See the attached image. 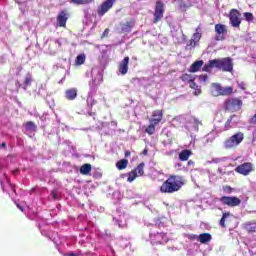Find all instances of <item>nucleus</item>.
<instances>
[{
    "label": "nucleus",
    "mask_w": 256,
    "mask_h": 256,
    "mask_svg": "<svg viewBox=\"0 0 256 256\" xmlns=\"http://www.w3.org/2000/svg\"><path fill=\"white\" fill-rule=\"evenodd\" d=\"M220 202L227 207H239L241 205V199L237 196H222Z\"/></svg>",
    "instance_id": "1a4fd4ad"
},
{
    "label": "nucleus",
    "mask_w": 256,
    "mask_h": 256,
    "mask_svg": "<svg viewBox=\"0 0 256 256\" xmlns=\"http://www.w3.org/2000/svg\"><path fill=\"white\" fill-rule=\"evenodd\" d=\"M253 171H255V165L251 162H244L235 168V172L239 175H243L244 177L251 175Z\"/></svg>",
    "instance_id": "39448f33"
},
{
    "label": "nucleus",
    "mask_w": 256,
    "mask_h": 256,
    "mask_svg": "<svg viewBox=\"0 0 256 256\" xmlns=\"http://www.w3.org/2000/svg\"><path fill=\"white\" fill-rule=\"evenodd\" d=\"M109 35V28H106L102 34V37H107Z\"/></svg>",
    "instance_id": "49530a36"
},
{
    "label": "nucleus",
    "mask_w": 256,
    "mask_h": 256,
    "mask_svg": "<svg viewBox=\"0 0 256 256\" xmlns=\"http://www.w3.org/2000/svg\"><path fill=\"white\" fill-rule=\"evenodd\" d=\"M169 242V238L166 233L157 232L154 234H150V243L151 245H165V243Z\"/></svg>",
    "instance_id": "423d86ee"
},
{
    "label": "nucleus",
    "mask_w": 256,
    "mask_h": 256,
    "mask_svg": "<svg viewBox=\"0 0 256 256\" xmlns=\"http://www.w3.org/2000/svg\"><path fill=\"white\" fill-rule=\"evenodd\" d=\"M92 169H93V167L91 166V164H89V163L83 164L80 167V173H81V175H89L91 173Z\"/></svg>",
    "instance_id": "5701e85b"
},
{
    "label": "nucleus",
    "mask_w": 256,
    "mask_h": 256,
    "mask_svg": "<svg viewBox=\"0 0 256 256\" xmlns=\"http://www.w3.org/2000/svg\"><path fill=\"white\" fill-rule=\"evenodd\" d=\"M189 87L190 89L194 90V95H201V88L199 87V85H197V83H195V80H192V82H190Z\"/></svg>",
    "instance_id": "bb28decb"
},
{
    "label": "nucleus",
    "mask_w": 256,
    "mask_h": 256,
    "mask_svg": "<svg viewBox=\"0 0 256 256\" xmlns=\"http://www.w3.org/2000/svg\"><path fill=\"white\" fill-rule=\"evenodd\" d=\"M230 218H231L230 212L223 213V215L219 221V225H220V227H222V229L227 228V226L229 225V222L231 221Z\"/></svg>",
    "instance_id": "dca6fc26"
},
{
    "label": "nucleus",
    "mask_w": 256,
    "mask_h": 256,
    "mask_svg": "<svg viewBox=\"0 0 256 256\" xmlns=\"http://www.w3.org/2000/svg\"><path fill=\"white\" fill-rule=\"evenodd\" d=\"M31 83H33V75L31 73H27L24 78V86L31 87Z\"/></svg>",
    "instance_id": "cd10ccee"
},
{
    "label": "nucleus",
    "mask_w": 256,
    "mask_h": 256,
    "mask_svg": "<svg viewBox=\"0 0 256 256\" xmlns=\"http://www.w3.org/2000/svg\"><path fill=\"white\" fill-rule=\"evenodd\" d=\"M213 67L219 69L220 71L231 73L233 71V59L231 57H226L222 59L210 60L207 64L204 65L202 71L209 73Z\"/></svg>",
    "instance_id": "f03ea898"
},
{
    "label": "nucleus",
    "mask_w": 256,
    "mask_h": 256,
    "mask_svg": "<svg viewBox=\"0 0 256 256\" xmlns=\"http://www.w3.org/2000/svg\"><path fill=\"white\" fill-rule=\"evenodd\" d=\"M145 162H141L136 168L133 170L136 171L138 177H143L145 175Z\"/></svg>",
    "instance_id": "b1692460"
},
{
    "label": "nucleus",
    "mask_w": 256,
    "mask_h": 256,
    "mask_svg": "<svg viewBox=\"0 0 256 256\" xmlns=\"http://www.w3.org/2000/svg\"><path fill=\"white\" fill-rule=\"evenodd\" d=\"M229 19H230V25L232 27H236V28L241 27V12H239V10L231 9Z\"/></svg>",
    "instance_id": "9b49d317"
},
{
    "label": "nucleus",
    "mask_w": 256,
    "mask_h": 256,
    "mask_svg": "<svg viewBox=\"0 0 256 256\" xmlns=\"http://www.w3.org/2000/svg\"><path fill=\"white\" fill-rule=\"evenodd\" d=\"M0 147H7V143L3 142Z\"/></svg>",
    "instance_id": "5fc2aeb1"
},
{
    "label": "nucleus",
    "mask_w": 256,
    "mask_h": 256,
    "mask_svg": "<svg viewBox=\"0 0 256 256\" xmlns=\"http://www.w3.org/2000/svg\"><path fill=\"white\" fill-rule=\"evenodd\" d=\"M135 27V19L127 21L121 27V33H131L132 29Z\"/></svg>",
    "instance_id": "f3484780"
},
{
    "label": "nucleus",
    "mask_w": 256,
    "mask_h": 256,
    "mask_svg": "<svg viewBox=\"0 0 256 256\" xmlns=\"http://www.w3.org/2000/svg\"><path fill=\"white\" fill-rule=\"evenodd\" d=\"M161 121H163V110L153 111L149 123H152L153 125H159Z\"/></svg>",
    "instance_id": "4468645a"
},
{
    "label": "nucleus",
    "mask_w": 256,
    "mask_h": 256,
    "mask_svg": "<svg viewBox=\"0 0 256 256\" xmlns=\"http://www.w3.org/2000/svg\"><path fill=\"white\" fill-rule=\"evenodd\" d=\"M211 239H212V236L209 233H202L198 236V241L202 243V245L209 243Z\"/></svg>",
    "instance_id": "412c9836"
},
{
    "label": "nucleus",
    "mask_w": 256,
    "mask_h": 256,
    "mask_svg": "<svg viewBox=\"0 0 256 256\" xmlns=\"http://www.w3.org/2000/svg\"><path fill=\"white\" fill-rule=\"evenodd\" d=\"M215 41H225V36L227 35V26L224 24H216L214 27Z\"/></svg>",
    "instance_id": "f8f14e48"
},
{
    "label": "nucleus",
    "mask_w": 256,
    "mask_h": 256,
    "mask_svg": "<svg viewBox=\"0 0 256 256\" xmlns=\"http://www.w3.org/2000/svg\"><path fill=\"white\" fill-rule=\"evenodd\" d=\"M244 139L245 134L243 132H237L224 141V147L226 149H236V147H239L243 143Z\"/></svg>",
    "instance_id": "7ed1b4c3"
},
{
    "label": "nucleus",
    "mask_w": 256,
    "mask_h": 256,
    "mask_svg": "<svg viewBox=\"0 0 256 256\" xmlns=\"http://www.w3.org/2000/svg\"><path fill=\"white\" fill-rule=\"evenodd\" d=\"M200 81H203L205 83V81H207V79H209V76L207 74H202L199 76Z\"/></svg>",
    "instance_id": "4c0bfd02"
},
{
    "label": "nucleus",
    "mask_w": 256,
    "mask_h": 256,
    "mask_svg": "<svg viewBox=\"0 0 256 256\" xmlns=\"http://www.w3.org/2000/svg\"><path fill=\"white\" fill-rule=\"evenodd\" d=\"M124 155H125L126 158L131 157V151H126Z\"/></svg>",
    "instance_id": "3c124183"
},
{
    "label": "nucleus",
    "mask_w": 256,
    "mask_h": 256,
    "mask_svg": "<svg viewBox=\"0 0 256 256\" xmlns=\"http://www.w3.org/2000/svg\"><path fill=\"white\" fill-rule=\"evenodd\" d=\"M164 14H165V4L163 3V1L158 0L155 5L153 23L154 24L159 23V21L163 19Z\"/></svg>",
    "instance_id": "0eeeda50"
},
{
    "label": "nucleus",
    "mask_w": 256,
    "mask_h": 256,
    "mask_svg": "<svg viewBox=\"0 0 256 256\" xmlns=\"http://www.w3.org/2000/svg\"><path fill=\"white\" fill-rule=\"evenodd\" d=\"M119 72L121 73V75H127V71H129V56H126L121 64L118 67Z\"/></svg>",
    "instance_id": "2eb2a0df"
},
{
    "label": "nucleus",
    "mask_w": 256,
    "mask_h": 256,
    "mask_svg": "<svg viewBox=\"0 0 256 256\" xmlns=\"http://www.w3.org/2000/svg\"><path fill=\"white\" fill-rule=\"evenodd\" d=\"M135 81H137V83H141V79L140 78H133L132 82L135 83Z\"/></svg>",
    "instance_id": "09e8293b"
},
{
    "label": "nucleus",
    "mask_w": 256,
    "mask_h": 256,
    "mask_svg": "<svg viewBox=\"0 0 256 256\" xmlns=\"http://www.w3.org/2000/svg\"><path fill=\"white\" fill-rule=\"evenodd\" d=\"M69 17H71V14L69 13L68 9L61 10L56 18L57 26L58 27H67V21H69Z\"/></svg>",
    "instance_id": "9d476101"
},
{
    "label": "nucleus",
    "mask_w": 256,
    "mask_h": 256,
    "mask_svg": "<svg viewBox=\"0 0 256 256\" xmlns=\"http://www.w3.org/2000/svg\"><path fill=\"white\" fill-rule=\"evenodd\" d=\"M250 123H252L253 125L256 124V113L252 116V118L250 119Z\"/></svg>",
    "instance_id": "ea45409f"
},
{
    "label": "nucleus",
    "mask_w": 256,
    "mask_h": 256,
    "mask_svg": "<svg viewBox=\"0 0 256 256\" xmlns=\"http://www.w3.org/2000/svg\"><path fill=\"white\" fill-rule=\"evenodd\" d=\"M94 0H82L83 5H89L90 3H93Z\"/></svg>",
    "instance_id": "a18cd8bd"
},
{
    "label": "nucleus",
    "mask_w": 256,
    "mask_h": 256,
    "mask_svg": "<svg viewBox=\"0 0 256 256\" xmlns=\"http://www.w3.org/2000/svg\"><path fill=\"white\" fill-rule=\"evenodd\" d=\"M194 124L196 125V127H199V125H202L201 121L197 118H194Z\"/></svg>",
    "instance_id": "79ce46f5"
},
{
    "label": "nucleus",
    "mask_w": 256,
    "mask_h": 256,
    "mask_svg": "<svg viewBox=\"0 0 256 256\" xmlns=\"http://www.w3.org/2000/svg\"><path fill=\"white\" fill-rule=\"evenodd\" d=\"M128 165H129V160L127 159H121L116 163V167L118 171H123V169H127Z\"/></svg>",
    "instance_id": "4be33fe9"
},
{
    "label": "nucleus",
    "mask_w": 256,
    "mask_h": 256,
    "mask_svg": "<svg viewBox=\"0 0 256 256\" xmlns=\"http://www.w3.org/2000/svg\"><path fill=\"white\" fill-rule=\"evenodd\" d=\"M192 39L196 42L199 43V41H201V33L196 32L193 34Z\"/></svg>",
    "instance_id": "f704fd0d"
},
{
    "label": "nucleus",
    "mask_w": 256,
    "mask_h": 256,
    "mask_svg": "<svg viewBox=\"0 0 256 256\" xmlns=\"http://www.w3.org/2000/svg\"><path fill=\"white\" fill-rule=\"evenodd\" d=\"M193 155V152L189 149L182 150L179 153V160L180 161H189V158Z\"/></svg>",
    "instance_id": "6ab92c4d"
},
{
    "label": "nucleus",
    "mask_w": 256,
    "mask_h": 256,
    "mask_svg": "<svg viewBox=\"0 0 256 256\" xmlns=\"http://www.w3.org/2000/svg\"><path fill=\"white\" fill-rule=\"evenodd\" d=\"M65 97L68 101H74V99H77V88H70L66 90Z\"/></svg>",
    "instance_id": "a211bd4d"
},
{
    "label": "nucleus",
    "mask_w": 256,
    "mask_h": 256,
    "mask_svg": "<svg viewBox=\"0 0 256 256\" xmlns=\"http://www.w3.org/2000/svg\"><path fill=\"white\" fill-rule=\"evenodd\" d=\"M183 185H185L183 176L170 175L160 186V191L162 193H177V191H181Z\"/></svg>",
    "instance_id": "f257e3e1"
},
{
    "label": "nucleus",
    "mask_w": 256,
    "mask_h": 256,
    "mask_svg": "<svg viewBox=\"0 0 256 256\" xmlns=\"http://www.w3.org/2000/svg\"><path fill=\"white\" fill-rule=\"evenodd\" d=\"M187 237L190 239V241H195V239H197V235L195 234H189Z\"/></svg>",
    "instance_id": "58836bf2"
},
{
    "label": "nucleus",
    "mask_w": 256,
    "mask_h": 256,
    "mask_svg": "<svg viewBox=\"0 0 256 256\" xmlns=\"http://www.w3.org/2000/svg\"><path fill=\"white\" fill-rule=\"evenodd\" d=\"M180 79H181V81H183V83H191L192 81H195V77H193V76H191V74H187V73H185V74H182L181 76H180Z\"/></svg>",
    "instance_id": "a878e982"
},
{
    "label": "nucleus",
    "mask_w": 256,
    "mask_h": 256,
    "mask_svg": "<svg viewBox=\"0 0 256 256\" xmlns=\"http://www.w3.org/2000/svg\"><path fill=\"white\" fill-rule=\"evenodd\" d=\"M149 154V150H147V148H145L143 151H142V155H148Z\"/></svg>",
    "instance_id": "8fccbe9b"
},
{
    "label": "nucleus",
    "mask_w": 256,
    "mask_h": 256,
    "mask_svg": "<svg viewBox=\"0 0 256 256\" xmlns=\"http://www.w3.org/2000/svg\"><path fill=\"white\" fill-rule=\"evenodd\" d=\"M67 256H79V255L72 252V253L67 254Z\"/></svg>",
    "instance_id": "864d4df0"
},
{
    "label": "nucleus",
    "mask_w": 256,
    "mask_h": 256,
    "mask_svg": "<svg viewBox=\"0 0 256 256\" xmlns=\"http://www.w3.org/2000/svg\"><path fill=\"white\" fill-rule=\"evenodd\" d=\"M15 203H16L17 208L20 209V211H22V213H23V211H25V209L23 208V206H21V204H19V203H17V202H15Z\"/></svg>",
    "instance_id": "de8ad7c7"
},
{
    "label": "nucleus",
    "mask_w": 256,
    "mask_h": 256,
    "mask_svg": "<svg viewBox=\"0 0 256 256\" xmlns=\"http://www.w3.org/2000/svg\"><path fill=\"white\" fill-rule=\"evenodd\" d=\"M243 16H244L245 21H248V22H251V21H253V19H255V17L253 16V13H251V12H245L243 14Z\"/></svg>",
    "instance_id": "72a5a7b5"
},
{
    "label": "nucleus",
    "mask_w": 256,
    "mask_h": 256,
    "mask_svg": "<svg viewBox=\"0 0 256 256\" xmlns=\"http://www.w3.org/2000/svg\"><path fill=\"white\" fill-rule=\"evenodd\" d=\"M202 67H203V60H198L192 63L189 71L190 73H197V71H199V69H201Z\"/></svg>",
    "instance_id": "aec40b11"
},
{
    "label": "nucleus",
    "mask_w": 256,
    "mask_h": 256,
    "mask_svg": "<svg viewBox=\"0 0 256 256\" xmlns=\"http://www.w3.org/2000/svg\"><path fill=\"white\" fill-rule=\"evenodd\" d=\"M248 233H256V226H247Z\"/></svg>",
    "instance_id": "c9c22d12"
},
{
    "label": "nucleus",
    "mask_w": 256,
    "mask_h": 256,
    "mask_svg": "<svg viewBox=\"0 0 256 256\" xmlns=\"http://www.w3.org/2000/svg\"><path fill=\"white\" fill-rule=\"evenodd\" d=\"M233 117H235V115H232L227 121L225 126L227 127V125H231V121H233Z\"/></svg>",
    "instance_id": "a19ab883"
},
{
    "label": "nucleus",
    "mask_w": 256,
    "mask_h": 256,
    "mask_svg": "<svg viewBox=\"0 0 256 256\" xmlns=\"http://www.w3.org/2000/svg\"><path fill=\"white\" fill-rule=\"evenodd\" d=\"M215 91H217V95H232L233 94V87H222L221 84H213Z\"/></svg>",
    "instance_id": "ddd939ff"
},
{
    "label": "nucleus",
    "mask_w": 256,
    "mask_h": 256,
    "mask_svg": "<svg viewBox=\"0 0 256 256\" xmlns=\"http://www.w3.org/2000/svg\"><path fill=\"white\" fill-rule=\"evenodd\" d=\"M195 47H197V42L196 40H193V38H191L188 43L186 44L185 49L186 50H191V49H195Z\"/></svg>",
    "instance_id": "2f4dec72"
},
{
    "label": "nucleus",
    "mask_w": 256,
    "mask_h": 256,
    "mask_svg": "<svg viewBox=\"0 0 256 256\" xmlns=\"http://www.w3.org/2000/svg\"><path fill=\"white\" fill-rule=\"evenodd\" d=\"M50 195L52 199H57V191L53 190Z\"/></svg>",
    "instance_id": "c03bdc74"
},
{
    "label": "nucleus",
    "mask_w": 256,
    "mask_h": 256,
    "mask_svg": "<svg viewBox=\"0 0 256 256\" xmlns=\"http://www.w3.org/2000/svg\"><path fill=\"white\" fill-rule=\"evenodd\" d=\"M191 165H195V161L189 160V161H188V166L191 167Z\"/></svg>",
    "instance_id": "603ef678"
},
{
    "label": "nucleus",
    "mask_w": 256,
    "mask_h": 256,
    "mask_svg": "<svg viewBox=\"0 0 256 256\" xmlns=\"http://www.w3.org/2000/svg\"><path fill=\"white\" fill-rule=\"evenodd\" d=\"M223 189L224 191H228V193H231V191H233V188H231V186H224Z\"/></svg>",
    "instance_id": "37998d69"
},
{
    "label": "nucleus",
    "mask_w": 256,
    "mask_h": 256,
    "mask_svg": "<svg viewBox=\"0 0 256 256\" xmlns=\"http://www.w3.org/2000/svg\"><path fill=\"white\" fill-rule=\"evenodd\" d=\"M191 6H192L191 0H180L179 8L182 11H187V9H189V7H191Z\"/></svg>",
    "instance_id": "393cba45"
},
{
    "label": "nucleus",
    "mask_w": 256,
    "mask_h": 256,
    "mask_svg": "<svg viewBox=\"0 0 256 256\" xmlns=\"http://www.w3.org/2000/svg\"><path fill=\"white\" fill-rule=\"evenodd\" d=\"M155 127H157L156 124L150 123L149 126L145 129V133H147L148 135H154Z\"/></svg>",
    "instance_id": "7c9ffc66"
},
{
    "label": "nucleus",
    "mask_w": 256,
    "mask_h": 256,
    "mask_svg": "<svg viewBox=\"0 0 256 256\" xmlns=\"http://www.w3.org/2000/svg\"><path fill=\"white\" fill-rule=\"evenodd\" d=\"M72 5H83V0H70Z\"/></svg>",
    "instance_id": "e433bc0d"
},
{
    "label": "nucleus",
    "mask_w": 256,
    "mask_h": 256,
    "mask_svg": "<svg viewBox=\"0 0 256 256\" xmlns=\"http://www.w3.org/2000/svg\"><path fill=\"white\" fill-rule=\"evenodd\" d=\"M86 56L85 54H79L75 59V65H83L85 63Z\"/></svg>",
    "instance_id": "c85d7f7f"
},
{
    "label": "nucleus",
    "mask_w": 256,
    "mask_h": 256,
    "mask_svg": "<svg viewBox=\"0 0 256 256\" xmlns=\"http://www.w3.org/2000/svg\"><path fill=\"white\" fill-rule=\"evenodd\" d=\"M25 127L29 131H36L37 130V126L35 125V122H33V121L26 122Z\"/></svg>",
    "instance_id": "473e14b6"
},
{
    "label": "nucleus",
    "mask_w": 256,
    "mask_h": 256,
    "mask_svg": "<svg viewBox=\"0 0 256 256\" xmlns=\"http://www.w3.org/2000/svg\"><path fill=\"white\" fill-rule=\"evenodd\" d=\"M138 177L139 176L136 173V170H131V172H129V174H128L127 181H128V183H133V180L137 179Z\"/></svg>",
    "instance_id": "c756f323"
},
{
    "label": "nucleus",
    "mask_w": 256,
    "mask_h": 256,
    "mask_svg": "<svg viewBox=\"0 0 256 256\" xmlns=\"http://www.w3.org/2000/svg\"><path fill=\"white\" fill-rule=\"evenodd\" d=\"M243 107V100L239 98H228L224 102L225 111H230V113H237V111H241Z\"/></svg>",
    "instance_id": "20e7f679"
},
{
    "label": "nucleus",
    "mask_w": 256,
    "mask_h": 256,
    "mask_svg": "<svg viewBox=\"0 0 256 256\" xmlns=\"http://www.w3.org/2000/svg\"><path fill=\"white\" fill-rule=\"evenodd\" d=\"M14 175H17V173H19V170H13L12 172Z\"/></svg>",
    "instance_id": "6e6d98bb"
},
{
    "label": "nucleus",
    "mask_w": 256,
    "mask_h": 256,
    "mask_svg": "<svg viewBox=\"0 0 256 256\" xmlns=\"http://www.w3.org/2000/svg\"><path fill=\"white\" fill-rule=\"evenodd\" d=\"M117 0H105L97 9V15L103 17L106 13H109L113 9V5Z\"/></svg>",
    "instance_id": "6e6552de"
}]
</instances>
